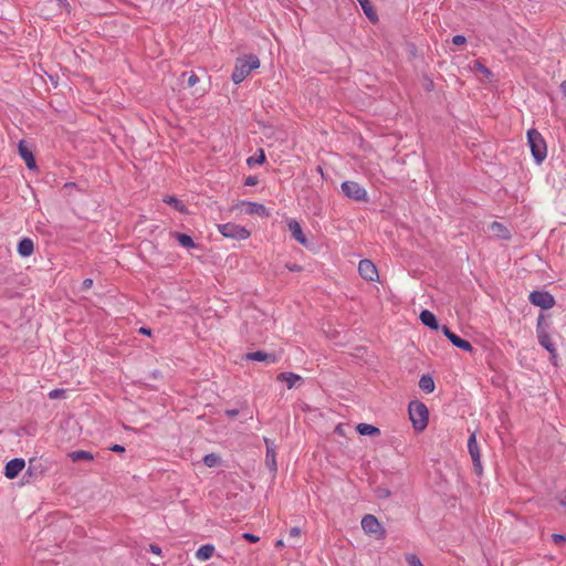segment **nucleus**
<instances>
[{
    "instance_id": "nucleus-45",
    "label": "nucleus",
    "mask_w": 566,
    "mask_h": 566,
    "mask_svg": "<svg viewBox=\"0 0 566 566\" xmlns=\"http://www.w3.org/2000/svg\"><path fill=\"white\" fill-rule=\"evenodd\" d=\"M559 503L566 510V494L560 499Z\"/></svg>"
},
{
    "instance_id": "nucleus-13",
    "label": "nucleus",
    "mask_w": 566,
    "mask_h": 566,
    "mask_svg": "<svg viewBox=\"0 0 566 566\" xmlns=\"http://www.w3.org/2000/svg\"><path fill=\"white\" fill-rule=\"evenodd\" d=\"M264 442L266 446L265 464L272 472H275L277 470L276 459H275L276 446H275L274 441H272L268 438H264Z\"/></svg>"
},
{
    "instance_id": "nucleus-10",
    "label": "nucleus",
    "mask_w": 566,
    "mask_h": 566,
    "mask_svg": "<svg viewBox=\"0 0 566 566\" xmlns=\"http://www.w3.org/2000/svg\"><path fill=\"white\" fill-rule=\"evenodd\" d=\"M361 277L367 281H375L378 277L376 265L369 260H361L358 265Z\"/></svg>"
},
{
    "instance_id": "nucleus-1",
    "label": "nucleus",
    "mask_w": 566,
    "mask_h": 566,
    "mask_svg": "<svg viewBox=\"0 0 566 566\" xmlns=\"http://www.w3.org/2000/svg\"><path fill=\"white\" fill-rule=\"evenodd\" d=\"M260 67V60L254 54H248L235 60L234 70L231 75V80L235 84L243 82L253 70Z\"/></svg>"
},
{
    "instance_id": "nucleus-6",
    "label": "nucleus",
    "mask_w": 566,
    "mask_h": 566,
    "mask_svg": "<svg viewBox=\"0 0 566 566\" xmlns=\"http://www.w3.org/2000/svg\"><path fill=\"white\" fill-rule=\"evenodd\" d=\"M530 301L533 305L543 310H549L554 306L555 300L553 295L545 291H534L530 294Z\"/></svg>"
},
{
    "instance_id": "nucleus-38",
    "label": "nucleus",
    "mask_w": 566,
    "mask_h": 566,
    "mask_svg": "<svg viewBox=\"0 0 566 566\" xmlns=\"http://www.w3.org/2000/svg\"><path fill=\"white\" fill-rule=\"evenodd\" d=\"M553 541L556 543V544H559L562 542H565L566 541V537L562 534H553Z\"/></svg>"
},
{
    "instance_id": "nucleus-35",
    "label": "nucleus",
    "mask_w": 566,
    "mask_h": 566,
    "mask_svg": "<svg viewBox=\"0 0 566 566\" xmlns=\"http://www.w3.org/2000/svg\"><path fill=\"white\" fill-rule=\"evenodd\" d=\"M475 70H478L479 72H481V73H483L485 75L490 74V71L483 64H481L480 62L475 63Z\"/></svg>"
},
{
    "instance_id": "nucleus-25",
    "label": "nucleus",
    "mask_w": 566,
    "mask_h": 566,
    "mask_svg": "<svg viewBox=\"0 0 566 566\" xmlns=\"http://www.w3.org/2000/svg\"><path fill=\"white\" fill-rule=\"evenodd\" d=\"M175 238L181 247L187 249L195 248V242L190 235L185 233H175Z\"/></svg>"
},
{
    "instance_id": "nucleus-11",
    "label": "nucleus",
    "mask_w": 566,
    "mask_h": 566,
    "mask_svg": "<svg viewBox=\"0 0 566 566\" xmlns=\"http://www.w3.org/2000/svg\"><path fill=\"white\" fill-rule=\"evenodd\" d=\"M468 449H469V453H470V455L472 458L475 471L478 473H481L482 465H481V460H480V452H479V448H478V442H476L474 433H472L470 436V438H469Z\"/></svg>"
},
{
    "instance_id": "nucleus-32",
    "label": "nucleus",
    "mask_w": 566,
    "mask_h": 566,
    "mask_svg": "<svg viewBox=\"0 0 566 566\" xmlns=\"http://www.w3.org/2000/svg\"><path fill=\"white\" fill-rule=\"evenodd\" d=\"M199 78L195 73H190L187 77V85L189 87L195 86L198 83Z\"/></svg>"
},
{
    "instance_id": "nucleus-21",
    "label": "nucleus",
    "mask_w": 566,
    "mask_h": 566,
    "mask_svg": "<svg viewBox=\"0 0 566 566\" xmlns=\"http://www.w3.org/2000/svg\"><path fill=\"white\" fill-rule=\"evenodd\" d=\"M69 458L73 462L92 461L94 459V457H93V454L91 452L84 451V450L72 451V452L69 453Z\"/></svg>"
},
{
    "instance_id": "nucleus-5",
    "label": "nucleus",
    "mask_w": 566,
    "mask_h": 566,
    "mask_svg": "<svg viewBox=\"0 0 566 566\" xmlns=\"http://www.w3.org/2000/svg\"><path fill=\"white\" fill-rule=\"evenodd\" d=\"M343 192L350 199L356 201H366L367 191L359 184L355 181H344L342 184Z\"/></svg>"
},
{
    "instance_id": "nucleus-19",
    "label": "nucleus",
    "mask_w": 566,
    "mask_h": 566,
    "mask_svg": "<svg viewBox=\"0 0 566 566\" xmlns=\"http://www.w3.org/2000/svg\"><path fill=\"white\" fill-rule=\"evenodd\" d=\"M34 251L33 241L29 238H23L18 244V252L21 256H30Z\"/></svg>"
},
{
    "instance_id": "nucleus-8",
    "label": "nucleus",
    "mask_w": 566,
    "mask_h": 566,
    "mask_svg": "<svg viewBox=\"0 0 566 566\" xmlns=\"http://www.w3.org/2000/svg\"><path fill=\"white\" fill-rule=\"evenodd\" d=\"M443 335L452 343L453 346L461 348L464 352L471 353L473 350L472 345L465 340L455 335L453 332L449 329L448 326H442L441 328Z\"/></svg>"
},
{
    "instance_id": "nucleus-44",
    "label": "nucleus",
    "mask_w": 566,
    "mask_h": 566,
    "mask_svg": "<svg viewBox=\"0 0 566 566\" xmlns=\"http://www.w3.org/2000/svg\"><path fill=\"white\" fill-rule=\"evenodd\" d=\"M254 184H255L254 178L249 177V178L247 179V185H249V186H253Z\"/></svg>"
},
{
    "instance_id": "nucleus-48",
    "label": "nucleus",
    "mask_w": 566,
    "mask_h": 566,
    "mask_svg": "<svg viewBox=\"0 0 566 566\" xmlns=\"http://www.w3.org/2000/svg\"><path fill=\"white\" fill-rule=\"evenodd\" d=\"M151 551L156 554H159L160 553V548L157 547V546H151Z\"/></svg>"
},
{
    "instance_id": "nucleus-24",
    "label": "nucleus",
    "mask_w": 566,
    "mask_h": 566,
    "mask_svg": "<svg viewBox=\"0 0 566 566\" xmlns=\"http://www.w3.org/2000/svg\"><path fill=\"white\" fill-rule=\"evenodd\" d=\"M356 429L361 436H374L380 432L377 427L368 423H359Z\"/></svg>"
},
{
    "instance_id": "nucleus-30",
    "label": "nucleus",
    "mask_w": 566,
    "mask_h": 566,
    "mask_svg": "<svg viewBox=\"0 0 566 566\" xmlns=\"http://www.w3.org/2000/svg\"><path fill=\"white\" fill-rule=\"evenodd\" d=\"M360 6H361V8H363L364 12L366 13V15H367L370 20H375V18H376V17H375V13H374L373 7L370 6L369 1H368V0H366V2H365V1L360 2Z\"/></svg>"
},
{
    "instance_id": "nucleus-23",
    "label": "nucleus",
    "mask_w": 566,
    "mask_h": 566,
    "mask_svg": "<svg viewBox=\"0 0 566 566\" xmlns=\"http://www.w3.org/2000/svg\"><path fill=\"white\" fill-rule=\"evenodd\" d=\"M419 387L421 390H423L427 394H430L434 390V381L431 376L423 375L419 380Z\"/></svg>"
},
{
    "instance_id": "nucleus-49",
    "label": "nucleus",
    "mask_w": 566,
    "mask_h": 566,
    "mask_svg": "<svg viewBox=\"0 0 566 566\" xmlns=\"http://www.w3.org/2000/svg\"><path fill=\"white\" fill-rule=\"evenodd\" d=\"M59 2L60 6H67V1L66 0H56Z\"/></svg>"
},
{
    "instance_id": "nucleus-2",
    "label": "nucleus",
    "mask_w": 566,
    "mask_h": 566,
    "mask_svg": "<svg viewBox=\"0 0 566 566\" xmlns=\"http://www.w3.org/2000/svg\"><path fill=\"white\" fill-rule=\"evenodd\" d=\"M409 418L412 427L417 431H422L428 426L429 411L424 403L420 401H411L409 403Z\"/></svg>"
},
{
    "instance_id": "nucleus-14",
    "label": "nucleus",
    "mask_w": 566,
    "mask_h": 566,
    "mask_svg": "<svg viewBox=\"0 0 566 566\" xmlns=\"http://www.w3.org/2000/svg\"><path fill=\"white\" fill-rule=\"evenodd\" d=\"M241 207H242V211L247 214H259L262 217L269 216L266 208L261 203L242 201Z\"/></svg>"
},
{
    "instance_id": "nucleus-28",
    "label": "nucleus",
    "mask_w": 566,
    "mask_h": 566,
    "mask_svg": "<svg viewBox=\"0 0 566 566\" xmlns=\"http://www.w3.org/2000/svg\"><path fill=\"white\" fill-rule=\"evenodd\" d=\"M219 462H220V458L214 453L207 454L203 458V463L209 468H213V467L218 465Z\"/></svg>"
},
{
    "instance_id": "nucleus-39",
    "label": "nucleus",
    "mask_w": 566,
    "mask_h": 566,
    "mask_svg": "<svg viewBox=\"0 0 566 566\" xmlns=\"http://www.w3.org/2000/svg\"><path fill=\"white\" fill-rule=\"evenodd\" d=\"M62 394H63V390L55 389V390H52L49 394V396H50V398L55 399V398H59Z\"/></svg>"
},
{
    "instance_id": "nucleus-26",
    "label": "nucleus",
    "mask_w": 566,
    "mask_h": 566,
    "mask_svg": "<svg viewBox=\"0 0 566 566\" xmlns=\"http://www.w3.org/2000/svg\"><path fill=\"white\" fill-rule=\"evenodd\" d=\"M247 358L250 360H255V361H265V360H269L271 363L274 361V358H272L271 355H269L264 352H261V350L249 353L247 355Z\"/></svg>"
},
{
    "instance_id": "nucleus-15",
    "label": "nucleus",
    "mask_w": 566,
    "mask_h": 566,
    "mask_svg": "<svg viewBox=\"0 0 566 566\" xmlns=\"http://www.w3.org/2000/svg\"><path fill=\"white\" fill-rule=\"evenodd\" d=\"M287 227H289V230L292 233V237L298 243H301L302 245L306 247L307 245V239L304 235L303 230H302L301 224L298 223V221H296L295 219H290L287 221Z\"/></svg>"
},
{
    "instance_id": "nucleus-43",
    "label": "nucleus",
    "mask_w": 566,
    "mask_h": 566,
    "mask_svg": "<svg viewBox=\"0 0 566 566\" xmlns=\"http://www.w3.org/2000/svg\"><path fill=\"white\" fill-rule=\"evenodd\" d=\"M227 415H228V416H230V417H234V416H237V415H238V410H235V409L228 410V411H227Z\"/></svg>"
},
{
    "instance_id": "nucleus-3",
    "label": "nucleus",
    "mask_w": 566,
    "mask_h": 566,
    "mask_svg": "<svg viewBox=\"0 0 566 566\" xmlns=\"http://www.w3.org/2000/svg\"><path fill=\"white\" fill-rule=\"evenodd\" d=\"M527 142L536 163H542L546 157V145L542 135L535 129H530L527 132Z\"/></svg>"
},
{
    "instance_id": "nucleus-18",
    "label": "nucleus",
    "mask_w": 566,
    "mask_h": 566,
    "mask_svg": "<svg viewBox=\"0 0 566 566\" xmlns=\"http://www.w3.org/2000/svg\"><path fill=\"white\" fill-rule=\"evenodd\" d=\"M419 317L423 325L428 326L431 329H439L438 321L432 312L423 310L420 313Z\"/></svg>"
},
{
    "instance_id": "nucleus-33",
    "label": "nucleus",
    "mask_w": 566,
    "mask_h": 566,
    "mask_svg": "<svg viewBox=\"0 0 566 566\" xmlns=\"http://www.w3.org/2000/svg\"><path fill=\"white\" fill-rule=\"evenodd\" d=\"M242 537L244 539H247L248 542H251V543H256L260 539L256 535H253L251 533H243Z\"/></svg>"
},
{
    "instance_id": "nucleus-37",
    "label": "nucleus",
    "mask_w": 566,
    "mask_h": 566,
    "mask_svg": "<svg viewBox=\"0 0 566 566\" xmlns=\"http://www.w3.org/2000/svg\"><path fill=\"white\" fill-rule=\"evenodd\" d=\"M93 285V280L92 279H85L82 283V290L83 291H86L88 289H91Z\"/></svg>"
},
{
    "instance_id": "nucleus-9",
    "label": "nucleus",
    "mask_w": 566,
    "mask_h": 566,
    "mask_svg": "<svg viewBox=\"0 0 566 566\" xmlns=\"http://www.w3.org/2000/svg\"><path fill=\"white\" fill-rule=\"evenodd\" d=\"M536 332H537V338H538V343L552 355V356H556V347H555V344L554 342L551 339L549 335L547 334V332L545 331L544 327H542L541 325V319L538 321V324H537V328H536Z\"/></svg>"
},
{
    "instance_id": "nucleus-42",
    "label": "nucleus",
    "mask_w": 566,
    "mask_h": 566,
    "mask_svg": "<svg viewBox=\"0 0 566 566\" xmlns=\"http://www.w3.org/2000/svg\"><path fill=\"white\" fill-rule=\"evenodd\" d=\"M139 333L149 336L151 334V331L147 327H140Z\"/></svg>"
},
{
    "instance_id": "nucleus-36",
    "label": "nucleus",
    "mask_w": 566,
    "mask_h": 566,
    "mask_svg": "<svg viewBox=\"0 0 566 566\" xmlns=\"http://www.w3.org/2000/svg\"><path fill=\"white\" fill-rule=\"evenodd\" d=\"M290 536L293 538H298L301 536V528L300 527H292L290 530Z\"/></svg>"
},
{
    "instance_id": "nucleus-46",
    "label": "nucleus",
    "mask_w": 566,
    "mask_h": 566,
    "mask_svg": "<svg viewBox=\"0 0 566 566\" xmlns=\"http://www.w3.org/2000/svg\"><path fill=\"white\" fill-rule=\"evenodd\" d=\"M275 546L276 547H283L284 546L283 539H277L276 543H275Z\"/></svg>"
},
{
    "instance_id": "nucleus-4",
    "label": "nucleus",
    "mask_w": 566,
    "mask_h": 566,
    "mask_svg": "<svg viewBox=\"0 0 566 566\" xmlns=\"http://www.w3.org/2000/svg\"><path fill=\"white\" fill-rule=\"evenodd\" d=\"M218 230L224 238H230L238 241L245 240L251 234L250 231L244 227L231 222L219 224Z\"/></svg>"
},
{
    "instance_id": "nucleus-31",
    "label": "nucleus",
    "mask_w": 566,
    "mask_h": 566,
    "mask_svg": "<svg viewBox=\"0 0 566 566\" xmlns=\"http://www.w3.org/2000/svg\"><path fill=\"white\" fill-rule=\"evenodd\" d=\"M406 562L409 566H424L421 560L415 554L406 555Z\"/></svg>"
},
{
    "instance_id": "nucleus-29",
    "label": "nucleus",
    "mask_w": 566,
    "mask_h": 566,
    "mask_svg": "<svg viewBox=\"0 0 566 566\" xmlns=\"http://www.w3.org/2000/svg\"><path fill=\"white\" fill-rule=\"evenodd\" d=\"M264 161H265V155L262 149L259 150V154H256L248 159L249 165L263 164Z\"/></svg>"
},
{
    "instance_id": "nucleus-41",
    "label": "nucleus",
    "mask_w": 566,
    "mask_h": 566,
    "mask_svg": "<svg viewBox=\"0 0 566 566\" xmlns=\"http://www.w3.org/2000/svg\"><path fill=\"white\" fill-rule=\"evenodd\" d=\"M112 451H115V452H123L125 449L123 446H119V444H114L112 448H111Z\"/></svg>"
},
{
    "instance_id": "nucleus-27",
    "label": "nucleus",
    "mask_w": 566,
    "mask_h": 566,
    "mask_svg": "<svg viewBox=\"0 0 566 566\" xmlns=\"http://www.w3.org/2000/svg\"><path fill=\"white\" fill-rule=\"evenodd\" d=\"M164 201L166 203L172 206L178 211L182 212L185 210V206L177 198H175L172 196L165 197Z\"/></svg>"
},
{
    "instance_id": "nucleus-22",
    "label": "nucleus",
    "mask_w": 566,
    "mask_h": 566,
    "mask_svg": "<svg viewBox=\"0 0 566 566\" xmlns=\"http://www.w3.org/2000/svg\"><path fill=\"white\" fill-rule=\"evenodd\" d=\"M213 552H214L213 545H210V544L202 545L196 552V557L199 560H208L213 555Z\"/></svg>"
},
{
    "instance_id": "nucleus-16",
    "label": "nucleus",
    "mask_w": 566,
    "mask_h": 566,
    "mask_svg": "<svg viewBox=\"0 0 566 566\" xmlns=\"http://www.w3.org/2000/svg\"><path fill=\"white\" fill-rule=\"evenodd\" d=\"M489 233L491 237L495 238V239H509L510 238V231L509 229L500 223V222H492L490 226H489Z\"/></svg>"
},
{
    "instance_id": "nucleus-12",
    "label": "nucleus",
    "mask_w": 566,
    "mask_h": 566,
    "mask_svg": "<svg viewBox=\"0 0 566 566\" xmlns=\"http://www.w3.org/2000/svg\"><path fill=\"white\" fill-rule=\"evenodd\" d=\"M25 462L21 458L10 460L4 468V475L8 479H14L23 470Z\"/></svg>"
},
{
    "instance_id": "nucleus-20",
    "label": "nucleus",
    "mask_w": 566,
    "mask_h": 566,
    "mask_svg": "<svg viewBox=\"0 0 566 566\" xmlns=\"http://www.w3.org/2000/svg\"><path fill=\"white\" fill-rule=\"evenodd\" d=\"M277 379L286 382L289 389L297 386L302 381V377L294 373H282L279 375Z\"/></svg>"
},
{
    "instance_id": "nucleus-34",
    "label": "nucleus",
    "mask_w": 566,
    "mask_h": 566,
    "mask_svg": "<svg viewBox=\"0 0 566 566\" xmlns=\"http://www.w3.org/2000/svg\"><path fill=\"white\" fill-rule=\"evenodd\" d=\"M453 44L461 45L465 43V38L463 35H454L452 39Z\"/></svg>"
},
{
    "instance_id": "nucleus-40",
    "label": "nucleus",
    "mask_w": 566,
    "mask_h": 566,
    "mask_svg": "<svg viewBox=\"0 0 566 566\" xmlns=\"http://www.w3.org/2000/svg\"><path fill=\"white\" fill-rule=\"evenodd\" d=\"M389 495H390V492L387 489L378 490V496L379 497H388Z\"/></svg>"
},
{
    "instance_id": "nucleus-17",
    "label": "nucleus",
    "mask_w": 566,
    "mask_h": 566,
    "mask_svg": "<svg viewBox=\"0 0 566 566\" xmlns=\"http://www.w3.org/2000/svg\"><path fill=\"white\" fill-rule=\"evenodd\" d=\"M19 154L24 159L28 168H30V169L35 168L34 157H33L31 150L28 148V146L23 142L19 143Z\"/></svg>"
},
{
    "instance_id": "nucleus-7",
    "label": "nucleus",
    "mask_w": 566,
    "mask_h": 566,
    "mask_svg": "<svg viewBox=\"0 0 566 566\" xmlns=\"http://www.w3.org/2000/svg\"><path fill=\"white\" fill-rule=\"evenodd\" d=\"M361 528L367 534H375L378 536H382L385 533L379 521L371 514H367L363 517Z\"/></svg>"
},
{
    "instance_id": "nucleus-47",
    "label": "nucleus",
    "mask_w": 566,
    "mask_h": 566,
    "mask_svg": "<svg viewBox=\"0 0 566 566\" xmlns=\"http://www.w3.org/2000/svg\"><path fill=\"white\" fill-rule=\"evenodd\" d=\"M563 93L566 95V81H564L560 85Z\"/></svg>"
}]
</instances>
